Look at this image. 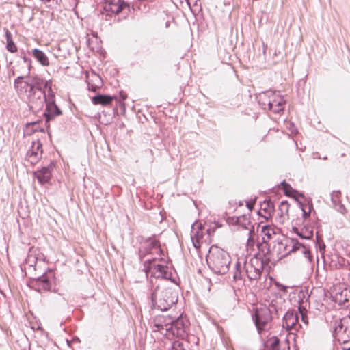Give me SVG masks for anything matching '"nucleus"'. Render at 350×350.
Returning a JSON list of instances; mask_svg holds the SVG:
<instances>
[{"label":"nucleus","instance_id":"nucleus-38","mask_svg":"<svg viewBox=\"0 0 350 350\" xmlns=\"http://www.w3.org/2000/svg\"><path fill=\"white\" fill-rule=\"evenodd\" d=\"M126 97L127 96H126V94H124L122 92H120V100H122V101L124 100L126 98Z\"/></svg>","mask_w":350,"mask_h":350},{"label":"nucleus","instance_id":"nucleus-27","mask_svg":"<svg viewBox=\"0 0 350 350\" xmlns=\"http://www.w3.org/2000/svg\"><path fill=\"white\" fill-rule=\"evenodd\" d=\"M282 187H283V189H284V192L285 193V195L288 196H292L293 195H294V193H295L297 191L293 189L291 185L288 183H286L285 181H282L281 183Z\"/></svg>","mask_w":350,"mask_h":350},{"label":"nucleus","instance_id":"nucleus-22","mask_svg":"<svg viewBox=\"0 0 350 350\" xmlns=\"http://www.w3.org/2000/svg\"><path fill=\"white\" fill-rule=\"evenodd\" d=\"M300 208L303 212V217L306 219L310 215L313 205L311 199H305L304 202L298 201Z\"/></svg>","mask_w":350,"mask_h":350},{"label":"nucleus","instance_id":"nucleus-17","mask_svg":"<svg viewBox=\"0 0 350 350\" xmlns=\"http://www.w3.org/2000/svg\"><path fill=\"white\" fill-rule=\"evenodd\" d=\"M275 207L273 202L270 200H266L260 204V214L266 220L272 217L274 213Z\"/></svg>","mask_w":350,"mask_h":350},{"label":"nucleus","instance_id":"nucleus-48","mask_svg":"<svg viewBox=\"0 0 350 350\" xmlns=\"http://www.w3.org/2000/svg\"><path fill=\"white\" fill-rule=\"evenodd\" d=\"M33 175H38L36 172H34Z\"/></svg>","mask_w":350,"mask_h":350},{"label":"nucleus","instance_id":"nucleus-26","mask_svg":"<svg viewBox=\"0 0 350 350\" xmlns=\"http://www.w3.org/2000/svg\"><path fill=\"white\" fill-rule=\"evenodd\" d=\"M299 312V319L301 318V322L306 325L308 326V318L306 314L307 310L304 308H301V306L298 308Z\"/></svg>","mask_w":350,"mask_h":350},{"label":"nucleus","instance_id":"nucleus-33","mask_svg":"<svg viewBox=\"0 0 350 350\" xmlns=\"http://www.w3.org/2000/svg\"><path fill=\"white\" fill-rule=\"evenodd\" d=\"M54 166H55V164L51 162L50 165L43 167L42 168V174L41 175H44L45 174H47V173H49L50 174H51V173H52L51 169Z\"/></svg>","mask_w":350,"mask_h":350},{"label":"nucleus","instance_id":"nucleus-31","mask_svg":"<svg viewBox=\"0 0 350 350\" xmlns=\"http://www.w3.org/2000/svg\"><path fill=\"white\" fill-rule=\"evenodd\" d=\"M38 123H39L38 121L31 122L27 123L26 126L27 127L32 126L33 132L38 131L40 132H44V129L39 128Z\"/></svg>","mask_w":350,"mask_h":350},{"label":"nucleus","instance_id":"nucleus-28","mask_svg":"<svg viewBox=\"0 0 350 350\" xmlns=\"http://www.w3.org/2000/svg\"><path fill=\"white\" fill-rule=\"evenodd\" d=\"M270 347L267 346L264 350H280L279 343L280 340L277 338H273L270 340Z\"/></svg>","mask_w":350,"mask_h":350},{"label":"nucleus","instance_id":"nucleus-20","mask_svg":"<svg viewBox=\"0 0 350 350\" xmlns=\"http://www.w3.org/2000/svg\"><path fill=\"white\" fill-rule=\"evenodd\" d=\"M88 89L90 91L95 92L103 85L101 77L95 73L92 75V79L88 81Z\"/></svg>","mask_w":350,"mask_h":350},{"label":"nucleus","instance_id":"nucleus-42","mask_svg":"<svg viewBox=\"0 0 350 350\" xmlns=\"http://www.w3.org/2000/svg\"><path fill=\"white\" fill-rule=\"evenodd\" d=\"M44 3H49L51 0H42Z\"/></svg>","mask_w":350,"mask_h":350},{"label":"nucleus","instance_id":"nucleus-18","mask_svg":"<svg viewBox=\"0 0 350 350\" xmlns=\"http://www.w3.org/2000/svg\"><path fill=\"white\" fill-rule=\"evenodd\" d=\"M340 191H334L331 195V200L336 209L338 212L344 214L346 213V208L340 202Z\"/></svg>","mask_w":350,"mask_h":350},{"label":"nucleus","instance_id":"nucleus-37","mask_svg":"<svg viewBox=\"0 0 350 350\" xmlns=\"http://www.w3.org/2000/svg\"><path fill=\"white\" fill-rule=\"evenodd\" d=\"M36 258L32 255H29L27 259V262L29 263L31 266H33V263H36Z\"/></svg>","mask_w":350,"mask_h":350},{"label":"nucleus","instance_id":"nucleus-1","mask_svg":"<svg viewBox=\"0 0 350 350\" xmlns=\"http://www.w3.org/2000/svg\"><path fill=\"white\" fill-rule=\"evenodd\" d=\"M23 78L19 77L14 81V88L18 96L27 104L32 113L45 110L42 116L45 119L47 128L49 122L55 117L62 114V111L55 102V93L52 89L53 81L46 80L40 75H35L26 82H22Z\"/></svg>","mask_w":350,"mask_h":350},{"label":"nucleus","instance_id":"nucleus-7","mask_svg":"<svg viewBox=\"0 0 350 350\" xmlns=\"http://www.w3.org/2000/svg\"><path fill=\"white\" fill-rule=\"evenodd\" d=\"M252 252L250 254V250L247 251L245 260L244 262V269L245 273L250 280H256L260 278L262 271L263 269V262L260 258L256 257V250Z\"/></svg>","mask_w":350,"mask_h":350},{"label":"nucleus","instance_id":"nucleus-10","mask_svg":"<svg viewBox=\"0 0 350 350\" xmlns=\"http://www.w3.org/2000/svg\"><path fill=\"white\" fill-rule=\"evenodd\" d=\"M334 333L339 341L343 343L350 341V316L335 321Z\"/></svg>","mask_w":350,"mask_h":350},{"label":"nucleus","instance_id":"nucleus-40","mask_svg":"<svg viewBox=\"0 0 350 350\" xmlns=\"http://www.w3.org/2000/svg\"><path fill=\"white\" fill-rule=\"evenodd\" d=\"M305 256L308 258H310V251L309 250H305L304 252Z\"/></svg>","mask_w":350,"mask_h":350},{"label":"nucleus","instance_id":"nucleus-47","mask_svg":"<svg viewBox=\"0 0 350 350\" xmlns=\"http://www.w3.org/2000/svg\"><path fill=\"white\" fill-rule=\"evenodd\" d=\"M239 206H241V201L238 202Z\"/></svg>","mask_w":350,"mask_h":350},{"label":"nucleus","instance_id":"nucleus-29","mask_svg":"<svg viewBox=\"0 0 350 350\" xmlns=\"http://www.w3.org/2000/svg\"><path fill=\"white\" fill-rule=\"evenodd\" d=\"M226 222L229 226L237 227L239 228V217H228L226 219Z\"/></svg>","mask_w":350,"mask_h":350},{"label":"nucleus","instance_id":"nucleus-36","mask_svg":"<svg viewBox=\"0 0 350 350\" xmlns=\"http://www.w3.org/2000/svg\"><path fill=\"white\" fill-rule=\"evenodd\" d=\"M40 149V153H42V145L41 144H38V146H37V150L36 151H34V150H31L29 153L30 154V157H32V156H35V159H37V155H38V151Z\"/></svg>","mask_w":350,"mask_h":350},{"label":"nucleus","instance_id":"nucleus-6","mask_svg":"<svg viewBox=\"0 0 350 350\" xmlns=\"http://www.w3.org/2000/svg\"><path fill=\"white\" fill-rule=\"evenodd\" d=\"M256 99L262 109L271 111L275 113L282 111L286 103L282 96L272 90L260 92Z\"/></svg>","mask_w":350,"mask_h":350},{"label":"nucleus","instance_id":"nucleus-41","mask_svg":"<svg viewBox=\"0 0 350 350\" xmlns=\"http://www.w3.org/2000/svg\"><path fill=\"white\" fill-rule=\"evenodd\" d=\"M233 288H234V293H235L236 295H237V290H236L237 286H233ZM237 289H238V290H239V287H237Z\"/></svg>","mask_w":350,"mask_h":350},{"label":"nucleus","instance_id":"nucleus-39","mask_svg":"<svg viewBox=\"0 0 350 350\" xmlns=\"http://www.w3.org/2000/svg\"><path fill=\"white\" fill-rule=\"evenodd\" d=\"M312 236V232H309V234L308 235H306V236H302L301 234H300V237L304 238V239H309Z\"/></svg>","mask_w":350,"mask_h":350},{"label":"nucleus","instance_id":"nucleus-23","mask_svg":"<svg viewBox=\"0 0 350 350\" xmlns=\"http://www.w3.org/2000/svg\"><path fill=\"white\" fill-rule=\"evenodd\" d=\"M5 38H6V49L12 53H14L17 52L18 48L13 41L12 35L8 29H5Z\"/></svg>","mask_w":350,"mask_h":350},{"label":"nucleus","instance_id":"nucleus-30","mask_svg":"<svg viewBox=\"0 0 350 350\" xmlns=\"http://www.w3.org/2000/svg\"><path fill=\"white\" fill-rule=\"evenodd\" d=\"M262 232L267 237L268 239H271L272 234H274L273 229L269 226H265L262 228Z\"/></svg>","mask_w":350,"mask_h":350},{"label":"nucleus","instance_id":"nucleus-25","mask_svg":"<svg viewBox=\"0 0 350 350\" xmlns=\"http://www.w3.org/2000/svg\"><path fill=\"white\" fill-rule=\"evenodd\" d=\"M336 299L340 304H346L350 302V291L345 289L339 295H336Z\"/></svg>","mask_w":350,"mask_h":350},{"label":"nucleus","instance_id":"nucleus-19","mask_svg":"<svg viewBox=\"0 0 350 350\" xmlns=\"http://www.w3.org/2000/svg\"><path fill=\"white\" fill-rule=\"evenodd\" d=\"M21 57L23 59L24 63L26 64L27 67V70L26 75L18 76L15 79H18L19 77H21V78H23L21 79V81L24 83V82H26L29 79V78H31L33 76L38 75L34 74V75H30V72H31V60L25 55L24 51H22L21 53Z\"/></svg>","mask_w":350,"mask_h":350},{"label":"nucleus","instance_id":"nucleus-3","mask_svg":"<svg viewBox=\"0 0 350 350\" xmlns=\"http://www.w3.org/2000/svg\"><path fill=\"white\" fill-rule=\"evenodd\" d=\"M228 253L217 246L210 247L206 256V261L209 268L216 274H224L229 269L230 263Z\"/></svg>","mask_w":350,"mask_h":350},{"label":"nucleus","instance_id":"nucleus-2","mask_svg":"<svg viewBox=\"0 0 350 350\" xmlns=\"http://www.w3.org/2000/svg\"><path fill=\"white\" fill-rule=\"evenodd\" d=\"M150 295L152 307L165 311L170 308L178 301V293L167 284H159L157 281H151Z\"/></svg>","mask_w":350,"mask_h":350},{"label":"nucleus","instance_id":"nucleus-4","mask_svg":"<svg viewBox=\"0 0 350 350\" xmlns=\"http://www.w3.org/2000/svg\"><path fill=\"white\" fill-rule=\"evenodd\" d=\"M144 269L147 276L150 275L149 284L151 288V281L157 283L167 284L171 279L172 273L168 266L158 263L156 258H147L144 261Z\"/></svg>","mask_w":350,"mask_h":350},{"label":"nucleus","instance_id":"nucleus-21","mask_svg":"<svg viewBox=\"0 0 350 350\" xmlns=\"http://www.w3.org/2000/svg\"><path fill=\"white\" fill-rule=\"evenodd\" d=\"M33 57L42 66L49 65V60L46 55L38 49H34L31 51Z\"/></svg>","mask_w":350,"mask_h":350},{"label":"nucleus","instance_id":"nucleus-32","mask_svg":"<svg viewBox=\"0 0 350 350\" xmlns=\"http://www.w3.org/2000/svg\"><path fill=\"white\" fill-rule=\"evenodd\" d=\"M239 266H240V262H239V260L237 262V264H236V268H237V271L236 272L234 273V282H237L238 280H241V271L239 269Z\"/></svg>","mask_w":350,"mask_h":350},{"label":"nucleus","instance_id":"nucleus-8","mask_svg":"<svg viewBox=\"0 0 350 350\" xmlns=\"http://www.w3.org/2000/svg\"><path fill=\"white\" fill-rule=\"evenodd\" d=\"M246 239L247 243L245 245L246 250H250L252 252L255 250V247H257L256 243L257 239V234L255 231L254 225L252 224L249 218L245 215H242V239Z\"/></svg>","mask_w":350,"mask_h":350},{"label":"nucleus","instance_id":"nucleus-15","mask_svg":"<svg viewBox=\"0 0 350 350\" xmlns=\"http://www.w3.org/2000/svg\"><path fill=\"white\" fill-rule=\"evenodd\" d=\"M32 284L34 288L38 292H42V291H50L51 287V280L49 277L45 274L33 280Z\"/></svg>","mask_w":350,"mask_h":350},{"label":"nucleus","instance_id":"nucleus-14","mask_svg":"<svg viewBox=\"0 0 350 350\" xmlns=\"http://www.w3.org/2000/svg\"><path fill=\"white\" fill-rule=\"evenodd\" d=\"M204 229L202 224L197 221L193 223L191 226V239L196 248H199L201 243H202L204 240Z\"/></svg>","mask_w":350,"mask_h":350},{"label":"nucleus","instance_id":"nucleus-12","mask_svg":"<svg viewBox=\"0 0 350 350\" xmlns=\"http://www.w3.org/2000/svg\"><path fill=\"white\" fill-rule=\"evenodd\" d=\"M282 327L293 334V331H298L302 325L299 321V314L293 310H288L282 320Z\"/></svg>","mask_w":350,"mask_h":350},{"label":"nucleus","instance_id":"nucleus-45","mask_svg":"<svg viewBox=\"0 0 350 350\" xmlns=\"http://www.w3.org/2000/svg\"><path fill=\"white\" fill-rule=\"evenodd\" d=\"M12 75H15V72L14 70L12 72Z\"/></svg>","mask_w":350,"mask_h":350},{"label":"nucleus","instance_id":"nucleus-43","mask_svg":"<svg viewBox=\"0 0 350 350\" xmlns=\"http://www.w3.org/2000/svg\"><path fill=\"white\" fill-rule=\"evenodd\" d=\"M210 231H211V230H210V229H207V230H206V232H207V234H208V236H209V235H210Z\"/></svg>","mask_w":350,"mask_h":350},{"label":"nucleus","instance_id":"nucleus-34","mask_svg":"<svg viewBox=\"0 0 350 350\" xmlns=\"http://www.w3.org/2000/svg\"><path fill=\"white\" fill-rule=\"evenodd\" d=\"M38 183L41 185H44L49 181L51 176H35Z\"/></svg>","mask_w":350,"mask_h":350},{"label":"nucleus","instance_id":"nucleus-44","mask_svg":"<svg viewBox=\"0 0 350 350\" xmlns=\"http://www.w3.org/2000/svg\"><path fill=\"white\" fill-rule=\"evenodd\" d=\"M318 154H319L318 152L314 153V158H317V157H316V156H317Z\"/></svg>","mask_w":350,"mask_h":350},{"label":"nucleus","instance_id":"nucleus-5","mask_svg":"<svg viewBox=\"0 0 350 350\" xmlns=\"http://www.w3.org/2000/svg\"><path fill=\"white\" fill-rule=\"evenodd\" d=\"M252 319L259 334L270 328L273 311L278 313V310L273 304H271L269 308L266 306L258 308L252 306Z\"/></svg>","mask_w":350,"mask_h":350},{"label":"nucleus","instance_id":"nucleus-9","mask_svg":"<svg viewBox=\"0 0 350 350\" xmlns=\"http://www.w3.org/2000/svg\"><path fill=\"white\" fill-rule=\"evenodd\" d=\"M173 322V317L171 315H157L154 318L153 321L151 323V328L153 332H159L166 338L170 339V334H172V332H170V330L172 327V323Z\"/></svg>","mask_w":350,"mask_h":350},{"label":"nucleus","instance_id":"nucleus-35","mask_svg":"<svg viewBox=\"0 0 350 350\" xmlns=\"http://www.w3.org/2000/svg\"><path fill=\"white\" fill-rule=\"evenodd\" d=\"M256 200V198H251L250 200H246V206L248 208L249 211H252L253 209Z\"/></svg>","mask_w":350,"mask_h":350},{"label":"nucleus","instance_id":"nucleus-16","mask_svg":"<svg viewBox=\"0 0 350 350\" xmlns=\"http://www.w3.org/2000/svg\"><path fill=\"white\" fill-rule=\"evenodd\" d=\"M117 99V96H111L109 94H98L92 98V102L94 105H100L102 106H108L111 104L113 100Z\"/></svg>","mask_w":350,"mask_h":350},{"label":"nucleus","instance_id":"nucleus-24","mask_svg":"<svg viewBox=\"0 0 350 350\" xmlns=\"http://www.w3.org/2000/svg\"><path fill=\"white\" fill-rule=\"evenodd\" d=\"M290 204L287 201L281 202L279 206V211L280 214V222L283 223L284 220L288 218V211H289Z\"/></svg>","mask_w":350,"mask_h":350},{"label":"nucleus","instance_id":"nucleus-11","mask_svg":"<svg viewBox=\"0 0 350 350\" xmlns=\"http://www.w3.org/2000/svg\"><path fill=\"white\" fill-rule=\"evenodd\" d=\"M174 322L172 323V328L170 332V339L174 336L185 339L187 336L188 330L189 329V321L183 316L173 317Z\"/></svg>","mask_w":350,"mask_h":350},{"label":"nucleus","instance_id":"nucleus-46","mask_svg":"<svg viewBox=\"0 0 350 350\" xmlns=\"http://www.w3.org/2000/svg\"><path fill=\"white\" fill-rule=\"evenodd\" d=\"M343 350H350V347L348 349H343Z\"/></svg>","mask_w":350,"mask_h":350},{"label":"nucleus","instance_id":"nucleus-13","mask_svg":"<svg viewBox=\"0 0 350 350\" xmlns=\"http://www.w3.org/2000/svg\"><path fill=\"white\" fill-rule=\"evenodd\" d=\"M162 250L160 248L159 242L153 239H148L142 244L139 248V256L142 258L146 254H159L161 255Z\"/></svg>","mask_w":350,"mask_h":350}]
</instances>
